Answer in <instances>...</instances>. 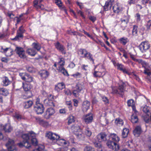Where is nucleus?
<instances>
[{"mask_svg": "<svg viewBox=\"0 0 151 151\" xmlns=\"http://www.w3.org/2000/svg\"><path fill=\"white\" fill-rule=\"evenodd\" d=\"M22 137L23 140L22 142L18 143L20 147H24L27 148L29 149L32 145L35 146L37 145L38 141L35 138V134L34 132L31 131L28 134H23Z\"/></svg>", "mask_w": 151, "mask_h": 151, "instance_id": "f257e3e1", "label": "nucleus"}, {"mask_svg": "<svg viewBox=\"0 0 151 151\" xmlns=\"http://www.w3.org/2000/svg\"><path fill=\"white\" fill-rule=\"evenodd\" d=\"M34 110L37 114H42L44 111L45 108L42 104L40 102V99L37 98L36 101Z\"/></svg>", "mask_w": 151, "mask_h": 151, "instance_id": "f03ea898", "label": "nucleus"}, {"mask_svg": "<svg viewBox=\"0 0 151 151\" xmlns=\"http://www.w3.org/2000/svg\"><path fill=\"white\" fill-rule=\"evenodd\" d=\"M65 61L63 58H60L58 62V65H59L57 70L59 72L62 73L64 76H69L67 71L63 67V66L65 64Z\"/></svg>", "mask_w": 151, "mask_h": 151, "instance_id": "7ed1b4c3", "label": "nucleus"}, {"mask_svg": "<svg viewBox=\"0 0 151 151\" xmlns=\"http://www.w3.org/2000/svg\"><path fill=\"white\" fill-rule=\"evenodd\" d=\"M83 85L79 83H77L72 92L73 95L76 97H78L79 93L83 90Z\"/></svg>", "mask_w": 151, "mask_h": 151, "instance_id": "20e7f679", "label": "nucleus"}, {"mask_svg": "<svg viewBox=\"0 0 151 151\" xmlns=\"http://www.w3.org/2000/svg\"><path fill=\"white\" fill-rule=\"evenodd\" d=\"M108 147L112 150L117 151L119 150V146L117 142L110 140H108L106 143Z\"/></svg>", "mask_w": 151, "mask_h": 151, "instance_id": "39448f33", "label": "nucleus"}, {"mask_svg": "<svg viewBox=\"0 0 151 151\" xmlns=\"http://www.w3.org/2000/svg\"><path fill=\"white\" fill-rule=\"evenodd\" d=\"M19 75L23 80L26 82L30 83L33 81V78L29 74L26 73H20Z\"/></svg>", "mask_w": 151, "mask_h": 151, "instance_id": "423d86ee", "label": "nucleus"}, {"mask_svg": "<svg viewBox=\"0 0 151 151\" xmlns=\"http://www.w3.org/2000/svg\"><path fill=\"white\" fill-rule=\"evenodd\" d=\"M126 86V85L124 83L122 82L120 84L117 89L114 90L113 93H115L118 94L123 96L124 95V91L125 90L124 88Z\"/></svg>", "mask_w": 151, "mask_h": 151, "instance_id": "0eeeda50", "label": "nucleus"}, {"mask_svg": "<svg viewBox=\"0 0 151 151\" xmlns=\"http://www.w3.org/2000/svg\"><path fill=\"white\" fill-rule=\"evenodd\" d=\"M46 136L48 139L54 142H56L60 137L58 135L51 132L47 133Z\"/></svg>", "mask_w": 151, "mask_h": 151, "instance_id": "6e6552de", "label": "nucleus"}, {"mask_svg": "<svg viewBox=\"0 0 151 151\" xmlns=\"http://www.w3.org/2000/svg\"><path fill=\"white\" fill-rule=\"evenodd\" d=\"M150 47V44L148 42L145 41L141 43L139 46V48L141 51L144 52L145 50L148 49Z\"/></svg>", "mask_w": 151, "mask_h": 151, "instance_id": "1a4fd4ad", "label": "nucleus"}, {"mask_svg": "<svg viewBox=\"0 0 151 151\" xmlns=\"http://www.w3.org/2000/svg\"><path fill=\"white\" fill-rule=\"evenodd\" d=\"M14 141L11 139H9L6 144L7 147L8 151H13L15 149V147L14 145Z\"/></svg>", "mask_w": 151, "mask_h": 151, "instance_id": "9d476101", "label": "nucleus"}, {"mask_svg": "<svg viewBox=\"0 0 151 151\" xmlns=\"http://www.w3.org/2000/svg\"><path fill=\"white\" fill-rule=\"evenodd\" d=\"M114 0H108L105 2V4L104 6V11L110 10L112 6Z\"/></svg>", "mask_w": 151, "mask_h": 151, "instance_id": "9b49d317", "label": "nucleus"}, {"mask_svg": "<svg viewBox=\"0 0 151 151\" xmlns=\"http://www.w3.org/2000/svg\"><path fill=\"white\" fill-rule=\"evenodd\" d=\"M1 126V128L6 132L10 133L12 130V128L9 123H7L5 125Z\"/></svg>", "mask_w": 151, "mask_h": 151, "instance_id": "f8f14e48", "label": "nucleus"}, {"mask_svg": "<svg viewBox=\"0 0 151 151\" xmlns=\"http://www.w3.org/2000/svg\"><path fill=\"white\" fill-rule=\"evenodd\" d=\"M56 48L62 54H65L66 53L65 50V48L63 45L60 44L58 42H57L55 45Z\"/></svg>", "mask_w": 151, "mask_h": 151, "instance_id": "ddd939ff", "label": "nucleus"}, {"mask_svg": "<svg viewBox=\"0 0 151 151\" xmlns=\"http://www.w3.org/2000/svg\"><path fill=\"white\" fill-rule=\"evenodd\" d=\"M36 120L37 122L40 125L44 127H47L49 125V124L47 121L41 119L40 118H36Z\"/></svg>", "mask_w": 151, "mask_h": 151, "instance_id": "4468645a", "label": "nucleus"}, {"mask_svg": "<svg viewBox=\"0 0 151 151\" xmlns=\"http://www.w3.org/2000/svg\"><path fill=\"white\" fill-rule=\"evenodd\" d=\"M90 104L89 102L88 101H84L82 104V109L84 112H86L89 109Z\"/></svg>", "mask_w": 151, "mask_h": 151, "instance_id": "2eb2a0df", "label": "nucleus"}, {"mask_svg": "<svg viewBox=\"0 0 151 151\" xmlns=\"http://www.w3.org/2000/svg\"><path fill=\"white\" fill-rule=\"evenodd\" d=\"M142 132L141 127L140 126H137L134 130L133 133L134 134L136 137H138Z\"/></svg>", "mask_w": 151, "mask_h": 151, "instance_id": "dca6fc26", "label": "nucleus"}, {"mask_svg": "<svg viewBox=\"0 0 151 151\" xmlns=\"http://www.w3.org/2000/svg\"><path fill=\"white\" fill-rule=\"evenodd\" d=\"M93 118L91 114H88L86 115L84 120L86 124H88L92 122Z\"/></svg>", "mask_w": 151, "mask_h": 151, "instance_id": "f3484780", "label": "nucleus"}, {"mask_svg": "<svg viewBox=\"0 0 151 151\" xmlns=\"http://www.w3.org/2000/svg\"><path fill=\"white\" fill-rule=\"evenodd\" d=\"M39 74L42 79H46L49 75L48 72L45 70H40L39 72Z\"/></svg>", "mask_w": 151, "mask_h": 151, "instance_id": "a211bd4d", "label": "nucleus"}, {"mask_svg": "<svg viewBox=\"0 0 151 151\" xmlns=\"http://www.w3.org/2000/svg\"><path fill=\"white\" fill-rule=\"evenodd\" d=\"M55 113L54 109L51 108L48 109L46 111L45 116L47 118H49Z\"/></svg>", "mask_w": 151, "mask_h": 151, "instance_id": "6ab92c4d", "label": "nucleus"}, {"mask_svg": "<svg viewBox=\"0 0 151 151\" xmlns=\"http://www.w3.org/2000/svg\"><path fill=\"white\" fill-rule=\"evenodd\" d=\"M16 52L20 58H24L25 57L24 52L23 48L17 47Z\"/></svg>", "mask_w": 151, "mask_h": 151, "instance_id": "aec40b11", "label": "nucleus"}, {"mask_svg": "<svg viewBox=\"0 0 151 151\" xmlns=\"http://www.w3.org/2000/svg\"><path fill=\"white\" fill-rule=\"evenodd\" d=\"M110 139H112L113 141L116 142H119L120 140L119 137L115 134L111 133L109 136Z\"/></svg>", "mask_w": 151, "mask_h": 151, "instance_id": "412c9836", "label": "nucleus"}, {"mask_svg": "<svg viewBox=\"0 0 151 151\" xmlns=\"http://www.w3.org/2000/svg\"><path fill=\"white\" fill-rule=\"evenodd\" d=\"M88 52L85 49H81L78 50V53L81 55V57L86 58Z\"/></svg>", "mask_w": 151, "mask_h": 151, "instance_id": "4be33fe9", "label": "nucleus"}, {"mask_svg": "<svg viewBox=\"0 0 151 151\" xmlns=\"http://www.w3.org/2000/svg\"><path fill=\"white\" fill-rule=\"evenodd\" d=\"M1 49L3 50V51L2 52L5 53L7 57L10 56L12 54V51L9 48L3 49V47H2Z\"/></svg>", "mask_w": 151, "mask_h": 151, "instance_id": "5701e85b", "label": "nucleus"}, {"mask_svg": "<svg viewBox=\"0 0 151 151\" xmlns=\"http://www.w3.org/2000/svg\"><path fill=\"white\" fill-rule=\"evenodd\" d=\"M33 103L32 101L30 100H26L24 101L23 103V106L24 108L28 109L30 107L33 105Z\"/></svg>", "mask_w": 151, "mask_h": 151, "instance_id": "b1692460", "label": "nucleus"}, {"mask_svg": "<svg viewBox=\"0 0 151 151\" xmlns=\"http://www.w3.org/2000/svg\"><path fill=\"white\" fill-rule=\"evenodd\" d=\"M65 87V85L63 83H58L55 87V89L57 91H59Z\"/></svg>", "mask_w": 151, "mask_h": 151, "instance_id": "393cba45", "label": "nucleus"}, {"mask_svg": "<svg viewBox=\"0 0 151 151\" xmlns=\"http://www.w3.org/2000/svg\"><path fill=\"white\" fill-rule=\"evenodd\" d=\"M129 132V129H127L126 128H124L122 133V137L123 138L127 137L128 136Z\"/></svg>", "mask_w": 151, "mask_h": 151, "instance_id": "a878e982", "label": "nucleus"}, {"mask_svg": "<svg viewBox=\"0 0 151 151\" xmlns=\"http://www.w3.org/2000/svg\"><path fill=\"white\" fill-rule=\"evenodd\" d=\"M107 135L105 132H101L98 134V138L100 139H101V141H104L107 140L106 137Z\"/></svg>", "mask_w": 151, "mask_h": 151, "instance_id": "bb28decb", "label": "nucleus"}, {"mask_svg": "<svg viewBox=\"0 0 151 151\" xmlns=\"http://www.w3.org/2000/svg\"><path fill=\"white\" fill-rule=\"evenodd\" d=\"M105 73L104 72H101L98 71H95L93 73V76L95 77H100L103 76Z\"/></svg>", "mask_w": 151, "mask_h": 151, "instance_id": "cd10ccee", "label": "nucleus"}, {"mask_svg": "<svg viewBox=\"0 0 151 151\" xmlns=\"http://www.w3.org/2000/svg\"><path fill=\"white\" fill-rule=\"evenodd\" d=\"M4 79L3 80V85L5 86H7L10 84L12 82V81L9 80L8 78L6 76L4 77Z\"/></svg>", "mask_w": 151, "mask_h": 151, "instance_id": "c85d7f7f", "label": "nucleus"}, {"mask_svg": "<svg viewBox=\"0 0 151 151\" xmlns=\"http://www.w3.org/2000/svg\"><path fill=\"white\" fill-rule=\"evenodd\" d=\"M44 103L47 106H54V105L52 101L51 100H49L48 99H45L44 101Z\"/></svg>", "mask_w": 151, "mask_h": 151, "instance_id": "c756f323", "label": "nucleus"}, {"mask_svg": "<svg viewBox=\"0 0 151 151\" xmlns=\"http://www.w3.org/2000/svg\"><path fill=\"white\" fill-rule=\"evenodd\" d=\"M0 94L4 96H7L9 94L8 90L4 88H0Z\"/></svg>", "mask_w": 151, "mask_h": 151, "instance_id": "7c9ffc66", "label": "nucleus"}, {"mask_svg": "<svg viewBox=\"0 0 151 151\" xmlns=\"http://www.w3.org/2000/svg\"><path fill=\"white\" fill-rule=\"evenodd\" d=\"M27 52L29 55L34 56L37 53V52L34 49H28L27 50Z\"/></svg>", "mask_w": 151, "mask_h": 151, "instance_id": "2f4dec72", "label": "nucleus"}, {"mask_svg": "<svg viewBox=\"0 0 151 151\" xmlns=\"http://www.w3.org/2000/svg\"><path fill=\"white\" fill-rule=\"evenodd\" d=\"M23 88L25 91H29L31 88V85L30 84H28L26 83H22Z\"/></svg>", "mask_w": 151, "mask_h": 151, "instance_id": "473e14b6", "label": "nucleus"}, {"mask_svg": "<svg viewBox=\"0 0 151 151\" xmlns=\"http://www.w3.org/2000/svg\"><path fill=\"white\" fill-rule=\"evenodd\" d=\"M68 120V124L69 125L75 121V117L74 116L70 115L67 118Z\"/></svg>", "mask_w": 151, "mask_h": 151, "instance_id": "72a5a7b5", "label": "nucleus"}, {"mask_svg": "<svg viewBox=\"0 0 151 151\" xmlns=\"http://www.w3.org/2000/svg\"><path fill=\"white\" fill-rule=\"evenodd\" d=\"M120 42L123 45H125L129 42L128 38L126 37H122L119 40Z\"/></svg>", "mask_w": 151, "mask_h": 151, "instance_id": "f704fd0d", "label": "nucleus"}, {"mask_svg": "<svg viewBox=\"0 0 151 151\" xmlns=\"http://www.w3.org/2000/svg\"><path fill=\"white\" fill-rule=\"evenodd\" d=\"M131 121L133 123H137L138 121V119L137 116L134 114L132 115L131 117Z\"/></svg>", "mask_w": 151, "mask_h": 151, "instance_id": "c9c22d12", "label": "nucleus"}, {"mask_svg": "<svg viewBox=\"0 0 151 151\" xmlns=\"http://www.w3.org/2000/svg\"><path fill=\"white\" fill-rule=\"evenodd\" d=\"M71 128L75 133H77L78 132H80L81 131L80 127L77 125H75L72 126Z\"/></svg>", "mask_w": 151, "mask_h": 151, "instance_id": "e433bc0d", "label": "nucleus"}, {"mask_svg": "<svg viewBox=\"0 0 151 151\" xmlns=\"http://www.w3.org/2000/svg\"><path fill=\"white\" fill-rule=\"evenodd\" d=\"M115 123L117 126H122L124 122L122 119L118 118L116 119Z\"/></svg>", "mask_w": 151, "mask_h": 151, "instance_id": "4c0bfd02", "label": "nucleus"}, {"mask_svg": "<svg viewBox=\"0 0 151 151\" xmlns=\"http://www.w3.org/2000/svg\"><path fill=\"white\" fill-rule=\"evenodd\" d=\"M83 151H96L95 149L90 146H86L83 149Z\"/></svg>", "mask_w": 151, "mask_h": 151, "instance_id": "58836bf2", "label": "nucleus"}, {"mask_svg": "<svg viewBox=\"0 0 151 151\" xmlns=\"http://www.w3.org/2000/svg\"><path fill=\"white\" fill-rule=\"evenodd\" d=\"M150 114H146V115L143 116V118L145 123H148L150 122L149 116Z\"/></svg>", "mask_w": 151, "mask_h": 151, "instance_id": "ea45409f", "label": "nucleus"}, {"mask_svg": "<svg viewBox=\"0 0 151 151\" xmlns=\"http://www.w3.org/2000/svg\"><path fill=\"white\" fill-rule=\"evenodd\" d=\"M137 28L138 26L136 25L133 26L132 31V35L134 36H137Z\"/></svg>", "mask_w": 151, "mask_h": 151, "instance_id": "a19ab883", "label": "nucleus"}, {"mask_svg": "<svg viewBox=\"0 0 151 151\" xmlns=\"http://www.w3.org/2000/svg\"><path fill=\"white\" fill-rule=\"evenodd\" d=\"M32 46L34 48L36 49L37 51L40 50L41 49V46L38 43H33L32 44Z\"/></svg>", "mask_w": 151, "mask_h": 151, "instance_id": "79ce46f5", "label": "nucleus"}, {"mask_svg": "<svg viewBox=\"0 0 151 151\" xmlns=\"http://www.w3.org/2000/svg\"><path fill=\"white\" fill-rule=\"evenodd\" d=\"M44 146L42 145H40L38 146V147L34 150L33 151H44Z\"/></svg>", "mask_w": 151, "mask_h": 151, "instance_id": "37998d69", "label": "nucleus"}, {"mask_svg": "<svg viewBox=\"0 0 151 151\" xmlns=\"http://www.w3.org/2000/svg\"><path fill=\"white\" fill-rule=\"evenodd\" d=\"M134 61L138 62L139 63L141 64L142 65V67H143L145 68V67L144 66V65H145L146 64V63L142 59H136Z\"/></svg>", "mask_w": 151, "mask_h": 151, "instance_id": "c03bdc74", "label": "nucleus"}, {"mask_svg": "<svg viewBox=\"0 0 151 151\" xmlns=\"http://www.w3.org/2000/svg\"><path fill=\"white\" fill-rule=\"evenodd\" d=\"M26 70L28 72L32 73L35 71V69L32 66H27L26 67Z\"/></svg>", "mask_w": 151, "mask_h": 151, "instance_id": "a18cd8bd", "label": "nucleus"}, {"mask_svg": "<svg viewBox=\"0 0 151 151\" xmlns=\"http://www.w3.org/2000/svg\"><path fill=\"white\" fill-rule=\"evenodd\" d=\"M86 58H87L88 59L92 61L93 63H94V60L92 57V55L90 52H88L87 55V57Z\"/></svg>", "mask_w": 151, "mask_h": 151, "instance_id": "49530a36", "label": "nucleus"}, {"mask_svg": "<svg viewBox=\"0 0 151 151\" xmlns=\"http://www.w3.org/2000/svg\"><path fill=\"white\" fill-rule=\"evenodd\" d=\"M85 133L88 136L90 137L92 134V132L88 128H87L85 129Z\"/></svg>", "mask_w": 151, "mask_h": 151, "instance_id": "de8ad7c7", "label": "nucleus"}, {"mask_svg": "<svg viewBox=\"0 0 151 151\" xmlns=\"http://www.w3.org/2000/svg\"><path fill=\"white\" fill-rule=\"evenodd\" d=\"M23 37V36L22 34L18 32L17 31V36H16L14 39L17 40L19 38H22Z\"/></svg>", "mask_w": 151, "mask_h": 151, "instance_id": "09e8293b", "label": "nucleus"}, {"mask_svg": "<svg viewBox=\"0 0 151 151\" xmlns=\"http://www.w3.org/2000/svg\"><path fill=\"white\" fill-rule=\"evenodd\" d=\"M93 144L95 147L98 148V149L101 148L102 147L101 144L100 142H95L93 143Z\"/></svg>", "mask_w": 151, "mask_h": 151, "instance_id": "8fccbe9b", "label": "nucleus"}, {"mask_svg": "<svg viewBox=\"0 0 151 151\" xmlns=\"http://www.w3.org/2000/svg\"><path fill=\"white\" fill-rule=\"evenodd\" d=\"M128 106H132L134 105V101L132 99H130L127 102Z\"/></svg>", "mask_w": 151, "mask_h": 151, "instance_id": "3c124183", "label": "nucleus"}, {"mask_svg": "<svg viewBox=\"0 0 151 151\" xmlns=\"http://www.w3.org/2000/svg\"><path fill=\"white\" fill-rule=\"evenodd\" d=\"M60 142H61L63 145H69V142L68 141H66L63 139H61L60 140Z\"/></svg>", "mask_w": 151, "mask_h": 151, "instance_id": "603ef678", "label": "nucleus"}, {"mask_svg": "<svg viewBox=\"0 0 151 151\" xmlns=\"http://www.w3.org/2000/svg\"><path fill=\"white\" fill-rule=\"evenodd\" d=\"M55 3L59 7L62 6V3L61 0H55Z\"/></svg>", "mask_w": 151, "mask_h": 151, "instance_id": "864d4df0", "label": "nucleus"}, {"mask_svg": "<svg viewBox=\"0 0 151 151\" xmlns=\"http://www.w3.org/2000/svg\"><path fill=\"white\" fill-rule=\"evenodd\" d=\"M151 26V20H149L147 22V24L146 25V27H147V30H148L150 29Z\"/></svg>", "mask_w": 151, "mask_h": 151, "instance_id": "5fc2aeb1", "label": "nucleus"}, {"mask_svg": "<svg viewBox=\"0 0 151 151\" xmlns=\"http://www.w3.org/2000/svg\"><path fill=\"white\" fill-rule=\"evenodd\" d=\"M17 31L23 34L25 30L23 29V26H21L19 28Z\"/></svg>", "mask_w": 151, "mask_h": 151, "instance_id": "6e6d98bb", "label": "nucleus"}, {"mask_svg": "<svg viewBox=\"0 0 151 151\" xmlns=\"http://www.w3.org/2000/svg\"><path fill=\"white\" fill-rule=\"evenodd\" d=\"M79 133H75L76 134V135L77 136V137L79 139H81L82 138H83V136L82 134V132H81V131L80 132H79Z\"/></svg>", "mask_w": 151, "mask_h": 151, "instance_id": "4d7b16f0", "label": "nucleus"}, {"mask_svg": "<svg viewBox=\"0 0 151 151\" xmlns=\"http://www.w3.org/2000/svg\"><path fill=\"white\" fill-rule=\"evenodd\" d=\"M124 67V66L122 64H117V69L118 70H120L121 71Z\"/></svg>", "mask_w": 151, "mask_h": 151, "instance_id": "13d9d810", "label": "nucleus"}, {"mask_svg": "<svg viewBox=\"0 0 151 151\" xmlns=\"http://www.w3.org/2000/svg\"><path fill=\"white\" fill-rule=\"evenodd\" d=\"M112 9L114 11V12L115 13H118L119 12V8L117 7H115L113 6L112 7Z\"/></svg>", "mask_w": 151, "mask_h": 151, "instance_id": "bf43d9fd", "label": "nucleus"}, {"mask_svg": "<svg viewBox=\"0 0 151 151\" xmlns=\"http://www.w3.org/2000/svg\"><path fill=\"white\" fill-rule=\"evenodd\" d=\"M121 71H122L123 72V73H126L128 75L130 74L128 70H127L124 68V67L122 69V70H121Z\"/></svg>", "mask_w": 151, "mask_h": 151, "instance_id": "052dcab7", "label": "nucleus"}, {"mask_svg": "<svg viewBox=\"0 0 151 151\" xmlns=\"http://www.w3.org/2000/svg\"><path fill=\"white\" fill-rule=\"evenodd\" d=\"M90 20L91 21L93 22H94L96 20V18L95 17L93 16H90L89 17Z\"/></svg>", "mask_w": 151, "mask_h": 151, "instance_id": "680f3d73", "label": "nucleus"}, {"mask_svg": "<svg viewBox=\"0 0 151 151\" xmlns=\"http://www.w3.org/2000/svg\"><path fill=\"white\" fill-rule=\"evenodd\" d=\"M14 117L17 119H20L21 118V116L19 114H15L14 115Z\"/></svg>", "mask_w": 151, "mask_h": 151, "instance_id": "e2e57ef3", "label": "nucleus"}, {"mask_svg": "<svg viewBox=\"0 0 151 151\" xmlns=\"http://www.w3.org/2000/svg\"><path fill=\"white\" fill-rule=\"evenodd\" d=\"M144 73L145 74L147 75L148 76H150L151 75V72L150 71H149L147 69H145V70H144Z\"/></svg>", "mask_w": 151, "mask_h": 151, "instance_id": "0e129e2a", "label": "nucleus"}, {"mask_svg": "<svg viewBox=\"0 0 151 151\" xmlns=\"http://www.w3.org/2000/svg\"><path fill=\"white\" fill-rule=\"evenodd\" d=\"M76 4L79 6L80 8L81 9H82L83 8V5H82V4L81 3H80L78 1H77L76 2Z\"/></svg>", "mask_w": 151, "mask_h": 151, "instance_id": "69168bd1", "label": "nucleus"}, {"mask_svg": "<svg viewBox=\"0 0 151 151\" xmlns=\"http://www.w3.org/2000/svg\"><path fill=\"white\" fill-rule=\"evenodd\" d=\"M98 102V101L96 99V97L93 98L92 100V103L93 104H96Z\"/></svg>", "mask_w": 151, "mask_h": 151, "instance_id": "338daca9", "label": "nucleus"}, {"mask_svg": "<svg viewBox=\"0 0 151 151\" xmlns=\"http://www.w3.org/2000/svg\"><path fill=\"white\" fill-rule=\"evenodd\" d=\"M7 15L11 18H13L14 16V14H13L12 13L10 12L8 13H7Z\"/></svg>", "mask_w": 151, "mask_h": 151, "instance_id": "774afa93", "label": "nucleus"}]
</instances>
